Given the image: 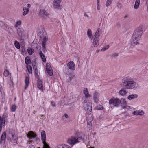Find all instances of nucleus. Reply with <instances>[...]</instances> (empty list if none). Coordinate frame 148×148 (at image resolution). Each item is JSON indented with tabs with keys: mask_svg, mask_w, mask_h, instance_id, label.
Returning a JSON list of instances; mask_svg holds the SVG:
<instances>
[{
	"mask_svg": "<svg viewBox=\"0 0 148 148\" xmlns=\"http://www.w3.org/2000/svg\"><path fill=\"white\" fill-rule=\"evenodd\" d=\"M87 139V137L85 136L84 133L78 132L76 133L74 136L69 138L68 142L69 144L73 145L82 141L84 142Z\"/></svg>",
	"mask_w": 148,
	"mask_h": 148,
	"instance_id": "1",
	"label": "nucleus"
},
{
	"mask_svg": "<svg viewBox=\"0 0 148 148\" xmlns=\"http://www.w3.org/2000/svg\"><path fill=\"white\" fill-rule=\"evenodd\" d=\"M143 30L142 27L140 26L134 31L132 38L131 45H137L139 44L138 41L142 35Z\"/></svg>",
	"mask_w": 148,
	"mask_h": 148,
	"instance_id": "2",
	"label": "nucleus"
},
{
	"mask_svg": "<svg viewBox=\"0 0 148 148\" xmlns=\"http://www.w3.org/2000/svg\"><path fill=\"white\" fill-rule=\"evenodd\" d=\"M121 84L123 86L127 89L135 90L139 88L138 84L134 81H128L127 77L122 79Z\"/></svg>",
	"mask_w": 148,
	"mask_h": 148,
	"instance_id": "3",
	"label": "nucleus"
},
{
	"mask_svg": "<svg viewBox=\"0 0 148 148\" xmlns=\"http://www.w3.org/2000/svg\"><path fill=\"white\" fill-rule=\"evenodd\" d=\"M82 106L87 114H90L92 112V103L88 101L87 99L82 97L81 100Z\"/></svg>",
	"mask_w": 148,
	"mask_h": 148,
	"instance_id": "4",
	"label": "nucleus"
},
{
	"mask_svg": "<svg viewBox=\"0 0 148 148\" xmlns=\"http://www.w3.org/2000/svg\"><path fill=\"white\" fill-rule=\"evenodd\" d=\"M7 139L9 143H16L18 139L17 136L14 133H10L7 135Z\"/></svg>",
	"mask_w": 148,
	"mask_h": 148,
	"instance_id": "5",
	"label": "nucleus"
},
{
	"mask_svg": "<svg viewBox=\"0 0 148 148\" xmlns=\"http://www.w3.org/2000/svg\"><path fill=\"white\" fill-rule=\"evenodd\" d=\"M109 104L112 105L114 107H118L120 104V99L117 98H112L109 100Z\"/></svg>",
	"mask_w": 148,
	"mask_h": 148,
	"instance_id": "6",
	"label": "nucleus"
},
{
	"mask_svg": "<svg viewBox=\"0 0 148 148\" xmlns=\"http://www.w3.org/2000/svg\"><path fill=\"white\" fill-rule=\"evenodd\" d=\"M41 140L43 144V148H50L46 142V133L45 131L42 130L41 132Z\"/></svg>",
	"mask_w": 148,
	"mask_h": 148,
	"instance_id": "7",
	"label": "nucleus"
},
{
	"mask_svg": "<svg viewBox=\"0 0 148 148\" xmlns=\"http://www.w3.org/2000/svg\"><path fill=\"white\" fill-rule=\"evenodd\" d=\"M38 14L40 17L44 18L48 16L49 15L45 10L43 9H40Z\"/></svg>",
	"mask_w": 148,
	"mask_h": 148,
	"instance_id": "8",
	"label": "nucleus"
},
{
	"mask_svg": "<svg viewBox=\"0 0 148 148\" xmlns=\"http://www.w3.org/2000/svg\"><path fill=\"white\" fill-rule=\"evenodd\" d=\"M100 95L96 91H95L93 94V99L95 103H97L99 101Z\"/></svg>",
	"mask_w": 148,
	"mask_h": 148,
	"instance_id": "9",
	"label": "nucleus"
},
{
	"mask_svg": "<svg viewBox=\"0 0 148 148\" xmlns=\"http://www.w3.org/2000/svg\"><path fill=\"white\" fill-rule=\"evenodd\" d=\"M6 134L5 132H4L2 134L0 140V144L1 145H4L5 144L6 141Z\"/></svg>",
	"mask_w": 148,
	"mask_h": 148,
	"instance_id": "10",
	"label": "nucleus"
},
{
	"mask_svg": "<svg viewBox=\"0 0 148 148\" xmlns=\"http://www.w3.org/2000/svg\"><path fill=\"white\" fill-rule=\"evenodd\" d=\"M61 1L62 0H54L53 3L54 7L56 9H59Z\"/></svg>",
	"mask_w": 148,
	"mask_h": 148,
	"instance_id": "11",
	"label": "nucleus"
},
{
	"mask_svg": "<svg viewBox=\"0 0 148 148\" xmlns=\"http://www.w3.org/2000/svg\"><path fill=\"white\" fill-rule=\"evenodd\" d=\"M83 93L85 97H84L86 98H90L91 97V95L89 94V92L87 88H84L83 91Z\"/></svg>",
	"mask_w": 148,
	"mask_h": 148,
	"instance_id": "12",
	"label": "nucleus"
},
{
	"mask_svg": "<svg viewBox=\"0 0 148 148\" xmlns=\"http://www.w3.org/2000/svg\"><path fill=\"white\" fill-rule=\"evenodd\" d=\"M132 114L134 115L143 116L144 114V112L142 110L139 109L134 111Z\"/></svg>",
	"mask_w": 148,
	"mask_h": 148,
	"instance_id": "13",
	"label": "nucleus"
},
{
	"mask_svg": "<svg viewBox=\"0 0 148 148\" xmlns=\"http://www.w3.org/2000/svg\"><path fill=\"white\" fill-rule=\"evenodd\" d=\"M67 66L69 69L74 70L75 69V65L74 63L71 61L68 63Z\"/></svg>",
	"mask_w": 148,
	"mask_h": 148,
	"instance_id": "14",
	"label": "nucleus"
},
{
	"mask_svg": "<svg viewBox=\"0 0 148 148\" xmlns=\"http://www.w3.org/2000/svg\"><path fill=\"white\" fill-rule=\"evenodd\" d=\"M36 134L32 131H29L27 134V137L30 139L36 137Z\"/></svg>",
	"mask_w": 148,
	"mask_h": 148,
	"instance_id": "15",
	"label": "nucleus"
},
{
	"mask_svg": "<svg viewBox=\"0 0 148 148\" xmlns=\"http://www.w3.org/2000/svg\"><path fill=\"white\" fill-rule=\"evenodd\" d=\"M99 43V38L97 37L93 38V42H92L93 45L95 47H97Z\"/></svg>",
	"mask_w": 148,
	"mask_h": 148,
	"instance_id": "16",
	"label": "nucleus"
},
{
	"mask_svg": "<svg viewBox=\"0 0 148 148\" xmlns=\"http://www.w3.org/2000/svg\"><path fill=\"white\" fill-rule=\"evenodd\" d=\"M47 36H44L43 37L42 40V47L43 49L45 48V46L46 45V42L47 40Z\"/></svg>",
	"mask_w": 148,
	"mask_h": 148,
	"instance_id": "17",
	"label": "nucleus"
},
{
	"mask_svg": "<svg viewBox=\"0 0 148 148\" xmlns=\"http://www.w3.org/2000/svg\"><path fill=\"white\" fill-rule=\"evenodd\" d=\"M37 87L39 89L43 92L44 87L42 84V82L40 81H38V82Z\"/></svg>",
	"mask_w": 148,
	"mask_h": 148,
	"instance_id": "18",
	"label": "nucleus"
},
{
	"mask_svg": "<svg viewBox=\"0 0 148 148\" xmlns=\"http://www.w3.org/2000/svg\"><path fill=\"white\" fill-rule=\"evenodd\" d=\"M25 86L24 89L25 90H26L28 87L29 83V77H28L27 76L25 77Z\"/></svg>",
	"mask_w": 148,
	"mask_h": 148,
	"instance_id": "19",
	"label": "nucleus"
},
{
	"mask_svg": "<svg viewBox=\"0 0 148 148\" xmlns=\"http://www.w3.org/2000/svg\"><path fill=\"white\" fill-rule=\"evenodd\" d=\"M138 95L135 94H133L129 95L128 96L127 98L129 100H132L137 98Z\"/></svg>",
	"mask_w": 148,
	"mask_h": 148,
	"instance_id": "20",
	"label": "nucleus"
},
{
	"mask_svg": "<svg viewBox=\"0 0 148 148\" xmlns=\"http://www.w3.org/2000/svg\"><path fill=\"white\" fill-rule=\"evenodd\" d=\"M119 94L123 96H125L127 93V91L125 88H122L119 92Z\"/></svg>",
	"mask_w": 148,
	"mask_h": 148,
	"instance_id": "21",
	"label": "nucleus"
},
{
	"mask_svg": "<svg viewBox=\"0 0 148 148\" xmlns=\"http://www.w3.org/2000/svg\"><path fill=\"white\" fill-rule=\"evenodd\" d=\"M101 34V31L100 29L99 28H98L95 32V34L94 36V37H97L99 38V37L100 36Z\"/></svg>",
	"mask_w": 148,
	"mask_h": 148,
	"instance_id": "22",
	"label": "nucleus"
},
{
	"mask_svg": "<svg viewBox=\"0 0 148 148\" xmlns=\"http://www.w3.org/2000/svg\"><path fill=\"white\" fill-rule=\"evenodd\" d=\"M24 30L22 28H18L17 30V33L18 36L21 37L22 36Z\"/></svg>",
	"mask_w": 148,
	"mask_h": 148,
	"instance_id": "23",
	"label": "nucleus"
},
{
	"mask_svg": "<svg viewBox=\"0 0 148 148\" xmlns=\"http://www.w3.org/2000/svg\"><path fill=\"white\" fill-rule=\"evenodd\" d=\"M23 12L22 14L23 16H25L29 12V9L27 7H24L23 8Z\"/></svg>",
	"mask_w": 148,
	"mask_h": 148,
	"instance_id": "24",
	"label": "nucleus"
},
{
	"mask_svg": "<svg viewBox=\"0 0 148 148\" xmlns=\"http://www.w3.org/2000/svg\"><path fill=\"white\" fill-rule=\"evenodd\" d=\"M87 35L89 39H92V36L90 29H88L87 32Z\"/></svg>",
	"mask_w": 148,
	"mask_h": 148,
	"instance_id": "25",
	"label": "nucleus"
},
{
	"mask_svg": "<svg viewBox=\"0 0 148 148\" xmlns=\"http://www.w3.org/2000/svg\"><path fill=\"white\" fill-rule=\"evenodd\" d=\"M140 4V0H136L135 3L134 8L135 9H138L139 6Z\"/></svg>",
	"mask_w": 148,
	"mask_h": 148,
	"instance_id": "26",
	"label": "nucleus"
},
{
	"mask_svg": "<svg viewBox=\"0 0 148 148\" xmlns=\"http://www.w3.org/2000/svg\"><path fill=\"white\" fill-rule=\"evenodd\" d=\"M25 63L27 64H31V61L29 59V58L28 56L26 57L25 59Z\"/></svg>",
	"mask_w": 148,
	"mask_h": 148,
	"instance_id": "27",
	"label": "nucleus"
},
{
	"mask_svg": "<svg viewBox=\"0 0 148 148\" xmlns=\"http://www.w3.org/2000/svg\"><path fill=\"white\" fill-rule=\"evenodd\" d=\"M39 54L42 61L44 62H46V59L45 56L41 51L39 52Z\"/></svg>",
	"mask_w": 148,
	"mask_h": 148,
	"instance_id": "28",
	"label": "nucleus"
},
{
	"mask_svg": "<svg viewBox=\"0 0 148 148\" xmlns=\"http://www.w3.org/2000/svg\"><path fill=\"white\" fill-rule=\"evenodd\" d=\"M26 67L28 73L30 74H32V70L31 66L28 64H27L26 65Z\"/></svg>",
	"mask_w": 148,
	"mask_h": 148,
	"instance_id": "29",
	"label": "nucleus"
},
{
	"mask_svg": "<svg viewBox=\"0 0 148 148\" xmlns=\"http://www.w3.org/2000/svg\"><path fill=\"white\" fill-rule=\"evenodd\" d=\"M120 103L121 105H124L127 104V102L125 99L124 98H122L120 100Z\"/></svg>",
	"mask_w": 148,
	"mask_h": 148,
	"instance_id": "30",
	"label": "nucleus"
},
{
	"mask_svg": "<svg viewBox=\"0 0 148 148\" xmlns=\"http://www.w3.org/2000/svg\"><path fill=\"white\" fill-rule=\"evenodd\" d=\"M58 148H71V147L69 146L66 144L62 145H59L58 146Z\"/></svg>",
	"mask_w": 148,
	"mask_h": 148,
	"instance_id": "31",
	"label": "nucleus"
},
{
	"mask_svg": "<svg viewBox=\"0 0 148 148\" xmlns=\"http://www.w3.org/2000/svg\"><path fill=\"white\" fill-rule=\"evenodd\" d=\"M27 52L28 53L31 55L34 52V49L31 47H29L27 49Z\"/></svg>",
	"mask_w": 148,
	"mask_h": 148,
	"instance_id": "32",
	"label": "nucleus"
},
{
	"mask_svg": "<svg viewBox=\"0 0 148 148\" xmlns=\"http://www.w3.org/2000/svg\"><path fill=\"white\" fill-rule=\"evenodd\" d=\"M22 23V21L21 20H19L17 21L14 25V27L15 28H17L18 27L20 26L21 25Z\"/></svg>",
	"mask_w": 148,
	"mask_h": 148,
	"instance_id": "33",
	"label": "nucleus"
},
{
	"mask_svg": "<svg viewBox=\"0 0 148 148\" xmlns=\"http://www.w3.org/2000/svg\"><path fill=\"white\" fill-rule=\"evenodd\" d=\"M123 108L125 110H130V109H132V107L128 105H126L124 106Z\"/></svg>",
	"mask_w": 148,
	"mask_h": 148,
	"instance_id": "34",
	"label": "nucleus"
},
{
	"mask_svg": "<svg viewBox=\"0 0 148 148\" xmlns=\"http://www.w3.org/2000/svg\"><path fill=\"white\" fill-rule=\"evenodd\" d=\"M14 45L16 48L19 49L20 48V45L19 42L17 41H15Z\"/></svg>",
	"mask_w": 148,
	"mask_h": 148,
	"instance_id": "35",
	"label": "nucleus"
},
{
	"mask_svg": "<svg viewBox=\"0 0 148 148\" xmlns=\"http://www.w3.org/2000/svg\"><path fill=\"white\" fill-rule=\"evenodd\" d=\"M112 0H107L106 6L107 7L109 6L112 3Z\"/></svg>",
	"mask_w": 148,
	"mask_h": 148,
	"instance_id": "36",
	"label": "nucleus"
},
{
	"mask_svg": "<svg viewBox=\"0 0 148 148\" xmlns=\"http://www.w3.org/2000/svg\"><path fill=\"white\" fill-rule=\"evenodd\" d=\"M16 106L15 104L12 105L11 107V110L12 112H15L16 110Z\"/></svg>",
	"mask_w": 148,
	"mask_h": 148,
	"instance_id": "37",
	"label": "nucleus"
},
{
	"mask_svg": "<svg viewBox=\"0 0 148 148\" xmlns=\"http://www.w3.org/2000/svg\"><path fill=\"white\" fill-rule=\"evenodd\" d=\"M46 69L47 71L52 69L51 66L49 64L47 63L46 64Z\"/></svg>",
	"mask_w": 148,
	"mask_h": 148,
	"instance_id": "38",
	"label": "nucleus"
},
{
	"mask_svg": "<svg viewBox=\"0 0 148 148\" xmlns=\"http://www.w3.org/2000/svg\"><path fill=\"white\" fill-rule=\"evenodd\" d=\"M104 108V107L101 105H99L96 107V109L98 110H103Z\"/></svg>",
	"mask_w": 148,
	"mask_h": 148,
	"instance_id": "39",
	"label": "nucleus"
},
{
	"mask_svg": "<svg viewBox=\"0 0 148 148\" xmlns=\"http://www.w3.org/2000/svg\"><path fill=\"white\" fill-rule=\"evenodd\" d=\"M47 73L50 76H52L53 74V72L52 70V69H50L47 71Z\"/></svg>",
	"mask_w": 148,
	"mask_h": 148,
	"instance_id": "40",
	"label": "nucleus"
},
{
	"mask_svg": "<svg viewBox=\"0 0 148 148\" xmlns=\"http://www.w3.org/2000/svg\"><path fill=\"white\" fill-rule=\"evenodd\" d=\"M9 73V72L7 70H5L4 71L3 75L5 77H7Z\"/></svg>",
	"mask_w": 148,
	"mask_h": 148,
	"instance_id": "41",
	"label": "nucleus"
},
{
	"mask_svg": "<svg viewBox=\"0 0 148 148\" xmlns=\"http://www.w3.org/2000/svg\"><path fill=\"white\" fill-rule=\"evenodd\" d=\"M109 48V45H107L106 46H105V47L102 48L101 50V51H104L106 50L107 49Z\"/></svg>",
	"mask_w": 148,
	"mask_h": 148,
	"instance_id": "42",
	"label": "nucleus"
},
{
	"mask_svg": "<svg viewBox=\"0 0 148 148\" xmlns=\"http://www.w3.org/2000/svg\"><path fill=\"white\" fill-rule=\"evenodd\" d=\"M5 119H2L0 121V126L2 127L3 124H5Z\"/></svg>",
	"mask_w": 148,
	"mask_h": 148,
	"instance_id": "43",
	"label": "nucleus"
},
{
	"mask_svg": "<svg viewBox=\"0 0 148 148\" xmlns=\"http://www.w3.org/2000/svg\"><path fill=\"white\" fill-rule=\"evenodd\" d=\"M97 9L98 10H99L100 9V6L99 5V2H97Z\"/></svg>",
	"mask_w": 148,
	"mask_h": 148,
	"instance_id": "44",
	"label": "nucleus"
},
{
	"mask_svg": "<svg viewBox=\"0 0 148 148\" xmlns=\"http://www.w3.org/2000/svg\"><path fill=\"white\" fill-rule=\"evenodd\" d=\"M118 56V54L117 53H114L112 54V56L114 57H116Z\"/></svg>",
	"mask_w": 148,
	"mask_h": 148,
	"instance_id": "45",
	"label": "nucleus"
},
{
	"mask_svg": "<svg viewBox=\"0 0 148 148\" xmlns=\"http://www.w3.org/2000/svg\"><path fill=\"white\" fill-rule=\"evenodd\" d=\"M51 105L53 107H55L56 106V104L54 102L51 101Z\"/></svg>",
	"mask_w": 148,
	"mask_h": 148,
	"instance_id": "46",
	"label": "nucleus"
},
{
	"mask_svg": "<svg viewBox=\"0 0 148 148\" xmlns=\"http://www.w3.org/2000/svg\"><path fill=\"white\" fill-rule=\"evenodd\" d=\"M72 78V77H69V79H67V82H69L70 81H71V80Z\"/></svg>",
	"mask_w": 148,
	"mask_h": 148,
	"instance_id": "47",
	"label": "nucleus"
},
{
	"mask_svg": "<svg viewBox=\"0 0 148 148\" xmlns=\"http://www.w3.org/2000/svg\"><path fill=\"white\" fill-rule=\"evenodd\" d=\"M84 16L85 17H87V18L89 17V16L86 13H84Z\"/></svg>",
	"mask_w": 148,
	"mask_h": 148,
	"instance_id": "48",
	"label": "nucleus"
},
{
	"mask_svg": "<svg viewBox=\"0 0 148 148\" xmlns=\"http://www.w3.org/2000/svg\"><path fill=\"white\" fill-rule=\"evenodd\" d=\"M28 148H35V147L33 145H31L29 146Z\"/></svg>",
	"mask_w": 148,
	"mask_h": 148,
	"instance_id": "49",
	"label": "nucleus"
},
{
	"mask_svg": "<svg viewBox=\"0 0 148 148\" xmlns=\"http://www.w3.org/2000/svg\"><path fill=\"white\" fill-rule=\"evenodd\" d=\"M31 6V5L29 4H28L27 5V8H29Z\"/></svg>",
	"mask_w": 148,
	"mask_h": 148,
	"instance_id": "50",
	"label": "nucleus"
},
{
	"mask_svg": "<svg viewBox=\"0 0 148 148\" xmlns=\"http://www.w3.org/2000/svg\"><path fill=\"white\" fill-rule=\"evenodd\" d=\"M34 71V72H35V74L36 76L37 77V76H38V73H36V70H35Z\"/></svg>",
	"mask_w": 148,
	"mask_h": 148,
	"instance_id": "51",
	"label": "nucleus"
},
{
	"mask_svg": "<svg viewBox=\"0 0 148 148\" xmlns=\"http://www.w3.org/2000/svg\"><path fill=\"white\" fill-rule=\"evenodd\" d=\"M64 116L66 118H67L68 117V115L66 114H65Z\"/></svg>",
	"mask_w": 148,
	"mask_h": 148,
	"instance_id": "52",
	"label": "nucleus"
},
{
	"mask_svg": "<svg viewBox=\"0 0 148 148\" xmlns=\"http://www.w3.org/2000/svg\"><path fill=\"white\" fill-rule=\"evenodd\" d=\"M88 126L89 127H90V126H91V125H90V124L89 123H88Z\"/></svg>",
	"mask_w": 148,
	"mask_h": 148,
	"instance_id": "53",
	"label": "nucleus"
},
{
	"mask_svg": "<svg viewBox=\"0 0 148 148\" xmlns=\"http://www.w3.org/2000/svg\"><path fill=\"white\" fill-rule=\"evenodd\" d=\"M36 141H39L40 139L39 138H36Z\"/></svg>",
	"mask_w": 148,
	"mask_h": 148,
	"instance_id": "54",
	"label": "nucleus"
},
{
	"mask_svg": "<svg viewBox=\"0 0 148 148\" xmlns=\"http://www.w3.org/2000/svg\"><path fill=\"white\" fill-rule=\"evenodd\" d=\"M2 127L0 126V133H1V132L2 130Z\"/></svg>",
	"mask_w": 148,
	"mask_h": 148,
	"instance_id": "55",
	"label": "nucleus"
},
{
	"mask_svg": "<svg viewBox=\"0 0 148 148\" xmlns=\"http://www.w3.org/2000/svg\"><path fill=\"white\" fill-rule=\"evenodd\" d=\"M35 70H36V73H38V71H37V70L36 68V69Z\"/></svg>",
	"mask_w": 148,
	"mask_h": 148,
	"instance_id": "56",
	"label": "nucleus"
},
{
	"mask_svg": "<svg viewBox=\"0 0 148 148\" xmlns=\"http://www.w3.org/2000/svg\"><path fill=\"white\" fill-rule=\"evenodd\" d=\"M96 51L97 53L99 51V50H97Z\"/></svg>",
	"mask_w": 148,
	"mask_h": 148,
	"instance_id": "57",
	"label": "nucleus"
},
{
	"mask_svg": "<svg viewBox=\"0 0 148 148\" xmlns=\"http://www.w3.org/2000/svg\"><path fill=\"white\" fill-rule=\"evenodd\" d=\"M28 143H29V144H31V143H30V141H29L28 142Z\"/></svg>",
	"mask_w": 148,
	"mask_h": 148,
	"instance_id": "58",
	"label": "nucleus"
},
{
	"mask_svg": "<svg viewBox=\"0 0 148 148\" xmlns=\"http://www.w3.org/2000/svg\"><path fill=\"white\" fill-rule=\"evenodd\" d=\"M93 148V147H89V148Z\"/></svg>",
	"mask_w": 148,
	"mask_h": 148,
	"instance_id": "59",
	"label": "nucleus"
},
{
	"mask_svg": "<svg viewBox=\"0 0 148 148\" xmlns=\"http://www.w3.org/2000/svg\"><path fill=\"white\" fill-rule=\"evenodd\" d=\"M99 0H97V2H99Z\"/></svg>",
	"mask_w": 148,
	"mask_h": 148,
	"instance_id": "60",
	"label": "nucleus"
},
{
	"mask_svg": "<svg viewBox=\"0 0 148 148\" xmlns=\"http://www.w3.org/2000/svg\"><path fill=\"white\" fill-rule=\"evenodd\" d=\"M34 40L33 41V43L34 42Z\"/></svg>",
	"mask_w": 148,
	"mask_h": 148,
	"instance_id": "61",
	"label": "nucleus"
}]
</instances>
